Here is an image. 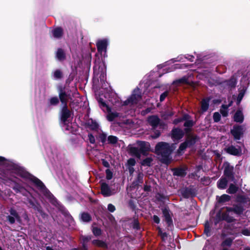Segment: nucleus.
Segmentation results:
<instances>
[{"instance_id": "obj_1", "label": "nucleus", "mask_w": 250, "mask_h": 250, "mask_svg": "<svg viewBox=\"0 0 250 250\" xmlns=\"http://www.w3.org/2000/svg\"><path fill=\"white\" fill-rule=\"evenodd\" d=\"M18 176L21 177L25 180H29L32 182L39 189L44 191L46 193H48V191L45 188L44 185L39 179L22 169H15L12 171V173L9 177H5L4 180L6 183H8L9 182L14 183L15 185L13 186V189L17 193H21L24 195H26L25 193H24L26 192V191H25L24 188L20 185V180L17 177Z\"/></svg>"}, {"instance_id": "obj_2", "label": "nucleus", "mask_w": 250, "mask_h": 250, "mask_svg": "<svg viewBox=\"0 0 250 250\" xmlns=\"http://www.w3.org/2000/svg\"><path fill=\"white\" fill-rule=\"evenodd\" d=\"M175 149L174 144L171 145L168 143L160 142L155 146V153L161 157L160 162L165 165H168L171 162V154Z\"/></svg>"}, {"instance_id": "obj_3", "label": "nucleus", "mask_w": 250, "mask_h": 250, "mask_svg": "<svg viewBox=\"0 0 250 250\" xmlns=\"http://www.w3.org/2000/svg\"><path fill=\"white\" fill-rule=\"evenodd\" d=\"M97 100L101 109L106 114L107 120L109 121V92L108 89L101 90Z\"/></svg>"}, {"instance_id": "obj_4", "label": "nucleus", "mask_w": 250, "mask_h": 250, "mask_svg": "<svg viewBox=\"0 0 250 250\" xmlns=\"http://www.w3.org/2000/svg\"><path fill=\"white\" fill-rule=\"evenodd\" d=\"M199 140V137L197 135L195 134L188 135L186 137L185 141L180 145L177 150V154L183 155L187 148L192 147Z\"/></svg>"}, {"instance_id": "obj_5", "label": "nucleus", "mask_w": 250, "mask_h": 250, "mask_svg": "<svg viewBox=\"0 0 250 250\" xmlns=\"http://www.w3.org/2000/svg\"><path fill=\"white\" fill-rule=\"evenodd\" d=\"M142 99V95L141 94L140 92L139 91V89L138 88H135L131 95L124 102L123 104V105L126 106L128 104H137L138 102L140 101Z\"/></svg>"}, {"instance_id": "obj_6", "label": "nucleus", "mask_w": 250, "mask_h": 250, "mask_svg": "<svg viewBox=\"0 0 250 250\" xmlns=\"http://www.w3.org/2000/svg\"><path fill=\"white\" fill-rule=\"evenodd\" d=\"M223 166L224 167V175L229 180L233 181L235 180L234 167L230 166L228 162H224Z\"/></svg>"}, {"instance_id": "obj_7", "label": "nucleus", "mask_w": 250, "mask_h": 250, "mask_svg": "<svg viewBox=\"0 0 250 250\" xmlns=\"http://www.w3.org/2000/svg\"><path fill=\"white\" fill-rule=\"evenodd\" d=\"M163 217L167 225L168 229H172L173 228V223L172 217L170 214V210L168 207L162 208Z\"/></svg>"}, {"instance_id": "obj_8", "label": "nucleus", "mask_w": 250, "mask_h": 250, "mask_svg": "<svg viewBox=\"0 0 250 250\" xmlns=\"http://www.w3.org/2000/svg\"><path fill=\"white\" fill-rule=\"evenodd\" d=\"M108 41L106 39L98 40L96 42L98 52L104 57H107L106 51Z\"/></svg>"}, {"instance_id": "obj_9", "label": "nucleus", "mask_w": 250, "mask_h": 250, "mask_svg": "<svg viewBox=\"0 0 250 250\" xmlns=\"http://www.w3.org/2000/svg\"><path fill=\"white\" fill-rule=\"evenodd\" d=\"M230 133L234 140H239L244 134L243 128L240 125H234L233 128L230 130Z\"/></svg>"}, {"instance_id": "obj_10", "label": "nucleus", "mask_w": 250, "mask_h": 250, "mask_svg": "<svg viewBox=\"0 0 250 250\" xmlns=\"http://www.w3.org/2000/svg\"><path fill=\"white\" fill-rule=\"evenodd\" d=\"M70 116V111L67 109L66 105H63L62 110L61 119L64 124V127L66 130L73 131L69 128V125H66L67 119Z\"/></svg>"}, {"instance_id": "obj_11", "label": "nucleus", "mask_w": 250, "mask_h": 250, "mask_svg": "<svg viewBox=\"0 0 250 250\" xmlns=\"http://www.w3.org/2000/svg\"><path fill=\"white\" fill-rule=\"evenodd\" d=\"M227 212H233L238 216L241 215L245 210L244 206L240 204H234L233 207H225Z\"/></svg>"}, {"instance_id": "obj_12", "label": "nucleus", "mask_w": 250, "mask_h": 250, "mask_svg": "<svg viewBox=\"0 0 250 250\" xmlns=\"http://www.w3.org/2000/svg\"><path fill=\"white\" fill-rule=\"evenodd\" d=\"M224 150L227 153L235 156H240L242 154V149L239 146L236 147L233 145H230L225 148Z\"/></svg>"}, {"instance_id": "obj_13", "label": "nucleus", "mask_w": 250, "mask_h": 250, "mask_svg": "<svg viewBox=\"0 0 250 250\" xmlns=\"http://www.w3.org/2000/svg\"><path fill=\"white\" fill-rule=\"evenodd\" d=\"M184 135V131L179 127H173L171 131V137L174 140H180Z\"/></svg>"}, {"instance_id": "obj_14", "label": "nucleus", "mask_w": 250, "mask_h": 250, "mask_svg": "<svg viewBox=\"0 0 250 250\" xmlns=\"http://www.w3.org/2000/svg\"><path fill=\"white\" fill-rule=\"evenodd\" d=\"M139 146V150L141 154L144 156H146L148 154V152L149 151L150 145L149 143L145 141H138L137 142Z\"/></svg>"}, {"instance_id": "obj_15", "label": "nucleus", "mask_w": 250, "mask_h": 250, "mask_svg": "<svg viewBox=\"0 0 250 250\" xmlns=\"http://www.w3.org/2000/svg\"><path fill=\"white\" fill-rule=\"evenodd\" d=\"M181 194L184 198L188 199L190 197H195L196 195V190L195 188L189 187L186 188L182 190Z\"/></svg>"}, {"instance_id": "obj_16", "label": "nucleus", "mask_w": 250, "mask_h": 250, "mask_svg": "<svg viewBox=\"0 0 250 250\" xmlns=\"http://www.w3.org/2000/svg\"><path fill=\"white\" fill-rule=\"evenodd\" d=\"M217 202L215 204V207H217L224 204L228 202L231 200V196L226 194L222 195L221 196H216Z\"/></svg>"}, {"instance_id": "obj_17", "label": "nucleus", "mask_w": 250, "mask_h": 250, "mask_svg": "<svg viewBox=\"0 0 250 250\" xmlns=\"http://www.w3.org/2000/svg\"><path fill=\"white\" fill-rule=\"evenodd\" d=\"M147 122L153 128H156L160 122V119L157 115L149 116L147 118Z\"/></svg>"}, {"instance_id": "obj_18", "label": "nucleus", "mask_w": 250, "mask_h": 250, "mask_svg": "<svg viewBox=\"0 0 250 250\" xmlns=\"http://www.w3.org/2000/svg\"><path fill=\"white\" fill-rule=\"evenodd\" d=\"M210 100L211 98L210 97H208L202 99L201 102L202 112H205L208 110Z\"/></svg>"}, {"instance_id": "obj_19", "label": "nucleus", "mask_w": 250, "mask_h": 250, "mask_svg": "<svg viewBox=\"0 0 250 250\" xmlns=\"http://www.w3.org/2000/svg\"><path fill=\"white\" fill-rule=\"evenodd\" d=\"M174 176L184 177L186 174V169L182 167H176L172 169Z\"/></svg>"}, {"instance_id": "obj_20", "label": "nucleus", "mask_w": 250, "mask_h": 250, "mask_svg": "<svg viewBox=\"0 0 250 250\" xmlns=\"http://www.w3.org/2000/svg\"><path fill=\"white\" fill-rule=\"evenodd\" d=\"M244 120V117L242 111L240 109H238L233 116L234 121L241 124L243 122Z\"/></svg>"}, {"instance_id": "obj_21", "label": "nucleus", "mask_w": 250, "mask_h": 250, "mask_svg": "<svg viewBox=\"0 0 250 250\" xmlns=\"http://www.w3.org/2000/svg\"><path fill=\"white\" fill-rule=\"evenodd\" d=\"M101 192L104 197L109 196V187L108 184L102 182L101 184Z\"/></svg>"}, {"instance_id": "obj_22", "label": "nucleus", "mask_w": 250, "mask_h": 250, "mask_svg": "<svg viewBox=\"0 0 250 250\" xmlns=\"http://www.w3.org/2000/svg\"><path fill=\"white\" fill-rule=\"evenodd\" d=\"M228 181L226 177H222L217 182V187L219 189H224L226 188Z\"/></svg>"}, {"instance_id": "obj_23", "label": "nucleus", "mask_w": 250, "mask_h": 250, "mask_svg": "<svg viewBox=\"0 0 250 250\" xmlns=\"http://www.w3.org/2000/svg\"><path fill=\"white\" fill-rule=\"evenodd\" d=\"M129 152L131 155L134 156L138 158L141 157V152L139 148L135 146H130L129 147Z\"/></svg>"}, {"instance_id": "obj_24", "label": "nucleus", "mask_w": 250, "mask_h": 250, "mask_svg": "<svg viewBox=\"0 0 250 250\" xmlns=\"http://www.w3.org/2000/svg\"><path fill=\"white\" fill-rule=\"evenodd\" d=\"M229 212L221 213V217L223 220L226 221L228 223H233L235 221V219L233 217L230 216L228 213Z\"/></svg>"}, {"instance_id": "obj_25", "label": "nucleus", "mask_w": 250, "mask_h": 250, "mask_svg": "<svg viewBox=\"0 0 250 250\" xmlns=\"http://www.w3.org/2000/svg\"><path fill=\"white\" fill-rule=\"evenodd\" d=\"M87 125L89 126L90 128L93 130H95L97 132L98 130H100L99 129L98 124L95 121L92 119L88 121Z\"/></svg>"}, {"instance_id": "obj_26", "label": "nucleus", "mask_w": 250, "mask_h": 250, "mask_svg": "<svg viewBox=\"0 0 250 250\" xmlns=\"http://www.w3.org/2000/svg\"><path fill=\"white\" fill-rule=\"evenodd\" d=\"M144 174L142 172H139L137 175L136 180L133 182L132 185L134 186L139 185L143 183Z\"/></svg>"}, {"instance_id": "obj_27", "label": "nucleus", "mask_w": 250, "mask_h": 250, "mask_svg": "<svg viewBox=\"0 0 250 250\" xmlns=\"http://www.w3.org/2000/svg\"><path fill=\"white\" fill-rule=\"evenodd\" d=\"M231 105V102L228 105L222 104L220 109V112L223 117H227L228 115V108Z\"/></svg>"}, {"instance_id": "obj_28", "label": "nucleus", "mask_w": 250, "mask_h": 250, "mask_svg": "<svg viewBox=\"0 0 250 250\" xmlns=\"http://www.w3.org/2000/svg\"><path fill=\"white\" fill-rule=\"evenodd\" d=\"M239 189L238 187L233 184H230L229 188L227 189V192L229 194H233L236 193Z\"/></svg>"}, {"instance_id": "obj_29", "label": "nucleus", "mask_w": 250, "mask_h": 250, "mask_svg": "<svg viewBox=\"0 0 250 250\" xmlns=\"http://www.w3.org/2000/svg\"><path fill=\"white\" fill-rule=\"evenodd\" d=\"M59 97L61 102L63 105H67V96L66 93L62 90H60L59 92Z\"/></svg>"}, {"instance_id": "obj_30", "label": "nucleus", "mask_w": 250, "mask_h": 250, "mask_svg": "<svg viewBox=\"0 0 250 250\" xmlns=\"http://www.w3.org/2000/svg\"><path fill=\"white\" fill-rule=\"evenodd\" d=\"M98 134L96 135L97 139H98L102 143H104L106 139V134L104 133L102 130L97 131Z\"/></svg>"}, {"instance_id": "obj_31", "label": "nucleus", "mask_w": 250, "mask_h": 250, "mask_svg": "<svg viewBox=\"0 0 250 250\" xmlns=\"http://www.w3.org/2000/svg\"><path fill=\"white\" fill-rule=\"evenodd\" d=\"M204 233L207 237H209L211 235V229L208 220L206 221L204 224Z\"/></svg>"}, {"instance_id": "obj_32", "label": "nucleus", "mask_w": 250, "mask_h": 250, "mask_svg": "<svg viewBox=\"0 0 250 250\" xmlns=\"http://www.w3.org/2000/svg\"><path fill=\"white\" fill-rule=\"evenodd\" d=\"M233 239H234L233 238H230V237L226 238L225 240H224L221 243V247H230L232 244Z\"/></svg>"}, {"instance_id": "obj_33", "label": "nucleus", "mask_w": 250, "mask_h": 250, "mask_svg": "<svg viewBox=\"0 0 250 250\" xmlns=\"http://www.w3.org/2000/svg\"><path fill=\"white\" fill-rule=\"evenodd\" d=\"M152 161L153 159L152 157H147L141 161V164L144 167H150Z\"/></svg>"}, {"instance_id": "obj_34", "label": "nucleus", "mask_w": 250, "mask_h": 250, "mask_svg": "<svg viewBox=\"0 0 250 250\" xmlns=\"http://www.w3.org/2000/svg\"><path fill=\"white\" fill-rule=\"evenodd\" d=\"M227 85L230 88H234L237 83V81L234 77L226 81Z\"/></svg>"}, {"instance_id": "obj_35", "label": "nucleus", "mask_w": 250, "mask_h": 250, "mask_svg": "<svg viewBox=\"0 0 250 250\" xmlns=\"http://www.w3.org/2000/svg\"><path fill=\"white\" fill-rule=\"evenodd\" d=\"M236 202L238 204H245L247 202V198L245 195H238L236 198Z\"/></svg>"}, {"instance_id": "obj_36", "label": "nucleus", "mask_w": 250, "mask_h": 250, "mask_svg": "<svg viewBox=\"0 0 250 250\" xmlns=\"http://www.w3.org/2000/svg\"><path fill=\"white\" fill-rule=\"evenodd\" d=\"M53 36L56 38H60L62 34V30L61 28H57L52 31Z\"/></svg>"}, {"instance_id": "obj_37", "label": "nucleus", "mask_w": 250, "mask_h": 250, "mask_svg": "<svg viewBox=\"0 0 250 250\" xmlns=\"http://www.w3.org/2000/svg\"><path fill=\"white\" fill-rule=\"evenodd\" d=\"M56 57L60 61L63 60L65 58V54L62 49H58L56 52Z\"/></svg>"}, {"instance_id": "obj_38", "label": "nucleus", "mask_w": 250, "mask_h": 250, "mask_svg": "<svg viewBox=\"0 0 250 250\" xmlns=\"http://www.w3.org/2000/svg\"><path fill=\"white\" fill-rule=\"evenodd\" d=\"M131 227L133 229L136 230L140 229L141 227L138 218H134L132 222L131 223Z\"/></svg>"}, {"instance_id": "obj_39", "label": "nucleus", "mask_w": 250, "mask_h": 250, "mask_svg": "<svg viewBox=\"0 0 250 250\" xmlns=\"http://www.w3.org/2000/svg\"><path fill=\"white\" fill-rule=\"evenodd\" d=\"M28 201L31 208H33L34 209L37 210H39V208L38 207V204L34 198H32V199H28Z\"/></svg>"}, {"instance_id": "obj_40", "label": "nucleus", "mask_w": 250, "mask_h": 250, "mask_svg": "<svg viewBox=\"0 0 250 250\" xmlns=\"http://www.w3.org/2000/svg\"><path fill=\"white\" fill-rule=\"evenodd\" d=\"M62 76V71L59 69H57L53 72V78L55 80L61 79Z\"/></svg>"}, {"instance_id": "obj_41", "label": "nucleus", "mask_w": 250, "mask_h": 250, "mask_svg": "<svg viewBox=\"0 0 250 250\" xmlns=\"http://www.w3.org/2000/svg\"><path fill=\"white\" fill-rule=\"evenodd\" d=\"M81 218L83 222H87L90 221L91 217L88 213H83L81 214Z\"/></svg>"}, {"instance_id": "obj_42", "label": "nucleus", "mask_w": 250, "mask_h": 250, "mask_svg": "<svg viewBox=\"0 0 250 250\" xmlns=\"http://www.w3.org/2000/svg\"><path fill=\"white\" fill-rule=\"evenodd\" d=\"M245 93V90L243 89L241 91L239 92L237 97L236 100V104L237 105H239Z\"/></svg>"}, {"instance_id": "obj_43", "label": "nucleus", "mask_w": 250, "mask_h": 250, "mask_svg": "<svg viewBox=\"0 0 250 250\" xmlns=\"http://www.w3.org/2000/svg\"><path fill=\"white\" fill-rule=\"evenodd\" d=\"M223 220L221 217V210H220L216 214L214 218V224L217 225L221 221Z\"/></svg>"}, {"instance_id": "obj_44", "label": "nucleus", "mask_w": 250, "mask_h": 250, "mask_svg": "<svg viewBox=\"0 0 250 250\" xmlns=\"http://www.w3.org/2000/svg\"><path fill=\"white\" fill-rule=\"evenodd\" d=\"M156 199L158 201H162L167 198V196H165L164 194L160 192H157L155 196Z\"/></svg>"}, {"instance_id": "obj_45", "label": "nucleus", "mask_w": 250, "mask_h": 250, "mask_svg": "<svg viewBox=\"0 0 250 250\" xmlns=\"http://www.w3.org/2000/svg\"><path fill=\"white\" fill-rule=\"evenodd\" d=\"M174 83L187 84V83H188V78L186 77H183L181 79L176 80L174 82Z\"/></svg>"}, {"instance_id": "obj_46", "label": "nucleus", "mask_w": 250, "mask_h": 250, "mask_svg": "<svg viewBox=\"0 0 250 250\" xmlns=\"http://www.w3.org/2000/svg\"><path fill=\"white\" fill-rule=\"evenodd\" d=\"M221 115L218 112H215L213 113V119L214 122L218 123L221 120Z\"/></svg>"}, {"instance_id": "obj_47", "label": "nucleus", "mask_w": 250, "mask_h": 250, "mask_svg": "<svg viewBox=\"0 0 250 250\" xmlns=\"http://www.w3.org/2000/svg\"><path fill=\"white\" fill-rule=\"evenodd\" d=\"M161 135V132L160 130L155 129L151 135V137L152 139H155L158 138Z\"/></svg>"}, {"instance_id": "obj_48", "label": "nucleus", "mask_w": 250, "mask_h": 250, "mask_svg": "<svg viewBox=\"0 0 250 250\" xmlns=\"http://www.w3.org/2000/svg\"><path fill=\"white\" fill-rule=\"evenodd\" d=\"M93 243L95 245L101 247H104L106 246V244H105L104 242L97 240L93 241Z\"/></svg>"}, {"instance_id": "obj_49", "label": "nucleus", "mask_w": 250, "mask_h": 250, "mask_svg": "<svg viewBox=\"0 0 250 250\" xmlns=\"http://www.w3.org/2000/svg\"><path fill=\"white\" fill-rule=\"evenodd\" d=\"M194 122L192 120H188L186 121L184 124V126L185 127H191L194 125Z\"/></svg>"}, {"instance_id": "obj_50", "label": "nucleus", "mask_w": 250, "mask_h": 250, "mask_svg": "<svg viewBox=\"0 0 250 250\" xmlns=\"http://www.w3.org/2000/svg\"><path fill=\"white\" fill-rule=\"evenodd\" d=\"M91 239L90 236H83L82 238V241L83 242V249L84 250L86 249L85 243L89 241Z\"/></svg>"}, {"instance_id": "obj_51", "label": "nucleus", "mask_w": 250, "mask_h": 250, "mask_svg": "<svg viewBox=\"0 0 250 250\" xmlns=\"http://www.w3.org/2000/svg\"><path fill=\"white\" fill-rule=\"evenodd\" d=\"M168 94H169V91L167 90V91H165L164 92H163V93H162L160 96V102H163L165 100L166 98L168 95Z\"/></svg>"}, {"instance_id": "obj_52", "label": "nucleus", "mask_w": 250, "mask_h": 250, "mask_svg": "<svg viewBox=\"0 0 250 250\" xmlns=\"http://www.w3.org/2000/svg\"><path fill=\"white\" fill-rule=\"evenodd\" d=\"M59 103L58 98L56 97L51 98L49 100L50 105H56Z\"/></svg>"}, {"instance_id": "obj_53", "label": "nucleus", "mask_w": 250, "mask_h": 250, "mask_svg": "<svg viewBox=\"0 0 250 250\" xmlns=\"http://www.w3.org/2000/svg\"><path fill=\"white\" fill-rule=\"evenodd\" d=\"M118 138L115 136L110 135V145H116L118 143Z\"/></svg>"}, {"instance_id": "obj_54", "label": "nucleus", "mask_w": 250, "mask_h": 250, "mask_svg": "<svg viewBox=\"0 0 250 250\" xmlns=\"http://www.w3.org/2000/svg\"><path fill=\"white\" fill-rule=\"evenodd\" d=\"M92 231L93 234L96 236L100 235L101 233V230L97 227H93Z\"/></svg>"}, {"instance_id": "obj_55", "label": "nucleus", "mask_w": 250, "mask_h": 250, "mask_svg": "<svg viewBox=\"0 0 250 250\" xmlns=\"http://www.w3.org/2000/svg\"><path fill=\"white\" fill-rule=\"evenodd\" d=\"M183 131L184 133H186V137L188 136V135H192L194 134L191 133L192 131L191 127H185Z\"/></svg>"}, {"instance_id": "obj_56", "label": "nucleus", "mask_w": 250, "mask_h": 250, "mask_svg": "<svg viewBox=\"0 0 250 250\" xmlns=\"http://www.w3.org/2000/svg\"><path fill=\"white\" fill-rule=\"evenodd\" d=\"M174 113L172 111H167L165 113L163 116L164 119H168L169 117L172 116Z\"/></svg>"}, {"instance_id": "obj_57", "label": "nucleus", "mask_w": 250, "mask_h": 250, "mask_svg": "<svg viewBox=\"0 0 250 250\" xmlns=\"http://www.w3.org/2000/svg\"><path fill=\"white\" fill-rule=\"evenodd\" d=\"M128 206L133 210H134L136 209V206L134 203V201L132 200H130L129 201Z\"/></svg>"}, {"instance_id": "obj_58", "label": "nucleus", "mask_w": 250, "mask_h": 250, "mask_svg": "<svg viewBox=\"0 0 250 250\" xmlns=\"http://www.w3.org/2000/svg\"><path fill=\"white\" fill-rule=\"evenodd\" d=\"M127 164L129 167H133L135 165V160L134 158H130L127 160Z\"/></svg>"}, {"instance_id": "obj_59", "label": "nucleus", "mask_w": 250, "mask_h": 250, "mask_svg": "<svg viewBox=\"0 0 250 250\" xmlns=\"http://www.w3.org/2000/svg\"><path fill=\"white\" fill-rule=\"evenodd\" d=\"M10 213L11 215L15 217L16 219H18L19 218V216L18 215L17 211L14 209H11L10 210Z\"/></svg>"}, {"instance_id": "obj_60", "label": "nucleus", "mask_w": 250, "mask_h": 250, "mask_svg": "<svg viewBox=\"0 0 250 250\" xmlns=\"http://www.w3.org/2000/svg\"><path fill=\"white\" fill-rule=\"evenodd\" d=\"M119 113H114L110 111V122L112 121L115 118L118 117L119 116Z\"/></svg>"}, {"instance_id": "obj_61", "label": "nucleus", "mask_w": 250, "mask_h": 250, "mask_svg": "<svg viewBox=\"0 0 250 250\" xmlns=\"http://www.w3.org/2000/svg\"><path fill=\"white\" fill-rule=\"evenodd\" d=\"M241 233L245 236H250V230L248 229H245L242 230Z\"/></svg>"}, {"instance_id": "obj_62", "label": "nucleus", "mask_w": 250, "mask_h": 250, "mask_svg": "<svg viewBox=\"0 0 250 250\" xmlns=\"http://www.w3.org/2000/svg\"><path fill=\"white\" fill-rule=\"evenodd\" d=\"M152 218L153 219V221H154V223H155L156 224H159L160 222V219L159 218V217L156 215H154L152 217Z\"/></svg>"}, {"instance_id": "obj_63", "label": "nucleus", "mask_w": 250, "mask_h": 250, "mask_svg": "<svg viewBox=\"0 0 250 250\" xmlns=\"http://www.w3.org/2000/svg\"><path fill=\"white\" fill-rule=\"evenodd\" d=\"M88 138H89V142L91 144L95 143V138H94V136L92 134H89Z\"/></svg>"}, {"instance_id": "obj_64", "label": "nucleus", "mask_w": 250, "mask_h": 250, "mask_svg": "<svg viewBox=\"0 0 250 250\" xmlns=\"http://www.w3.org/2000/svg\"><path fill=\"white\" fill-rule=\"evenodd\" d=\"M151 187L150 185H145L144 186V190L146 192H150L151 190Z\"/></svg>"}]
</instances>
